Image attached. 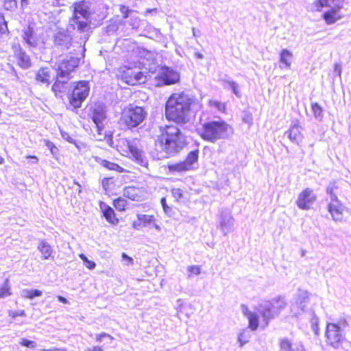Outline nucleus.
Returning a JSON list of instances; mask_svg holds the SVG:
<instances>
[{"mask_svg":"<svg viewBox=\"0 0 351 351\" xmlns=\"http://www.w3.org/2000/svg\"><path fill=\"white\" fill-rule=\"evenodd\" d=\"M195 99L184 91L171 93L165 103V118L177 125H183L191 121Z\"/></svg>","mask_w":351,"mask_h":351,"instance_id":"f257e3e1","label":"nucleus"},{"mask_svg":"<svg viewBox=\"0 0 351 351\" xmlns=\"http://www.w3.org/2000/svg\"><path fill=\"white\" fill-rule=\"evenodd\" d=\"M195 130L202 140L210 143L226 139L233 133L232 127L226 121L205 120L202 117H199Z\"/></svg>","mask_w":351,"mask_h":351,"instance_id":"f03ea898","label":"nucleus"},{"mask_svg":"<svg viewBox=\"0 0 351 351\" xmlns=\"http://www.w3.org/2000/svg\"><path fill=\"white\" fill-rule=\"evenodd\" d=\"M158 143L167 154L176 153L186 145L185 136L177 125H166L160 128Z\"/></svg>","mask_w":351,"mask_h":351,"instance_id":"7ed1b4c3","label":"nucleus"},{"mask_svg":"<svg viewBox=\"0 0 351 351\" xmlns=\"http://www.w3.org/2000/svg\"><path fill=\"white\" fill-rule=\"evenodd\" d=\"M146 116L144 108L129 104L121 110L119 123L126 130H132L141 124Z\"/></svg>","mask_w":351,"mask_h":351,"instance_id":"20e7f679","label":"nucleus"},{"mask_svg":"<svg viewBox=\"0 0 351 351\" xmlns=\"http://www.w3.org/2000/svg\"><path fill=\"white\" fill-rule=\"evenodd\" d=\"M90 90V88L88 81L80 80L75 82L73 88L69 90L66 95L69 108L72 110L80 108L88 98Z\"/></svg>","mask_w":351,"mask_h":351,"instance_id":"39448f33","label":"nucleus"},{"mask_svg":"<svg viewBox=\"0 0 351 351\" xmlns=\"http://www.w3.org/2000/svg\"><path fill=\"white\" fill-rule=\"evenodd\" d=\"M339 186L335 182L330 183L326 188V193L330 196V201L327 205L328 212L335 221H341L345 218L346 207L338 199Z\"/></svg>","mask_w":351,"mask_h":351,"instance_id":"423d86ee","label":"nucleus"},{"mask_svg":"<svg viewBox=\"0 0 351 351\" xmlns=\"http://www.w3.org/2000/svg\"><path fill=\"white\" fill-rule=\"evenodd\" d=\"M348 323L345 319L339 320L337 323H328L325 335L326 342L334 348H338L346 340V329Z\"/></svg>","mask_w":351,"mask_h":351,"instance_id":"0eeeda50","label":"nucleus"},{"mask_svg":"<svg viewBox=\"0 0 351 351\" xmlns=\"http://www.w3.org/2000/svg\"><path fill=\"white\" fill-rule=\"evenodd\" d=\"M286 305L287 302L284 297H278L259 305L258 312L261 315L265 326L268 325L269 320L277 316Z\"/></svg>","mask_w":351,"mask_h":351,"instance_id":"6e6552de","label":"nucleus"},{"mask_svg":"<svg viewBox=\"0 0 351 351\" xmlns=\"http://www.w3.org/2000/svg\"><path fill=\"white\" fill-rule=\"evenodd\" d=\"M117 78L128 85L136 86L145 82V75L136 66H123L119 69Z\"/></svg>","mask_w":351,"mask_h":351,"instance_id":"1a4fd4ad","label":"nucleus"},{"mask_svg":"<svg viewBox=\"0 0 351 351\" xmlns=\"http://www.w3.org/2000/svg\"><path fill=\"white\" fill-rule=\"evenodd\" d=\"M199 154V149H196L189 152L183 160L168 164L169 171L171 173H182L194 169L195 164L198 162Z\"/></svg>","mask_w":351,"mask_h":351,"instance_id":"9d476101","label":"nucleus"},{"mask_svg":"<svg viewBox=\"0 0 351 351\" xmlns=\"http://www.w3.org/2000/svg\"><path fill=\"white\" fill-rule=\"evenodd\" d=\"M90 118L96 125L97 134L101 136L99 140L105 139L107 136H110L106 128L107 115L103 106L99 104L95 105L90 109Z\"/></svg>","mask_w":351,"mask_h":351,"instance_id":"9b49d317","label":"nucleus"},{"mask_svg":"<svg viewBox=\"0 0 351 351\" xmlns=\"http://www.w3.org/2000/svg\"><path fill=\"white\" fill-rule=\"evenodd\" d=\"M80 64V58L76 56H69L63 59L58 65L56 71L58 77L71 78V73L73 72Z\"/></svg>","mask_w":351,"mask_h":351,"instance_id":"f8f14e48","label":"nucleus"},{"mask_svg":"<svg viewBox=\"0 0 351 351\" xmlns=\"http://www.w3.org/2000/svg\"><path fill=\"white\" fill-rule=\"evenodd\" d=\"M317 199L313 189L306 188L298 195L296 200L298 207L302 210H309Z\"/></svg>","mask_w":351,"mask_h":351,"instance_id":"ddd939ff","label":"nucleus"},{"mask_svg":"<svg viewBox=\"0 0 351 351\" xmlns=\"http://www.w3.org/2000/svg\"><path fill=\"white\" fill-rule=\"evenodd\" d=\"M147 191L143 187L126 186L123 189V196L134 202H141L145 199Z\"/></svg>","mask_w":351,"mask_h":351,"instance_id":"4468645a","label":"nucleus"},{"mask_svg":"<svg viewBox=\"0 0 351 351\" xmlns=\"http://www.w3.org/2000/svg\"><path fill=\"white\" fill-rule=\"evenodd\" d=\"M156 78L162 84L171 85L179 82L180 75L177 71L168 67H164L159 72Z\"/></svg>","mask_w":351,"mask_h":351,"instance_id":"2eb2a0df","label":"nucleus"},{"mask_svg":"<svg viewBox=\"0 0 351 351\" xmlns=\"http://www.w3.org/2000/svg\"><path fill=\"white\" fill-rule=\"evenodd\" d=\"M90 10L88 2L81 0L73 3L72 19H77V16H82L84 19L88 20L90 18Z\"/></svg>","mask_w":351,"mask_h":351,"instance_id":"dca6fc26","label":"nucleus"},{"mask_svg":"<svg viewBox=\"0 0 351 351\" xmlns=\"http://www.w3.org/2000/svg\"><path fill=\"white\" fill-rule=\"evenodd\" d=\"M54 77L51 69L48 66L40 67L35 73V81L39 84L49 86Z\"/></svg>","mask_w":351,"mask_h":351,"instance_id":"f3484780","label":"nucleus"},{"mask_svg":"<svg viewBox=\"0 0 351 351\" xmlns=\"http://www.w3.org/2000/svg\"><path fill=\"white\" fill-rule=\"evenodd\" d=\"M341 8V5H337L323 13L322 19L324 20L326 24H334L343 18V14L340 13Z\"/></svg>","mask_w":351,"mask_h":351,"instance_id":"a211bd4d","label":"nucleus"},{"mask_svg":"<svg viewBox=\"0 0 351 351\" xmlns=\"http://www.w3.org/2000/svg\"><path fill=\"white\" fill-rule=\"evenodd\" d=\"M17 65L23 69H27L32 66L29 56L19 46L14 53Z\"/></svg>","mask_w":351,"mask_h":351,"instance_id":"6ab92c4d","label":"nucleus"},{"mask_svg":"<svg viewBox=\"0 0 351 351\" xmlns=\"http://www.w3.org/2000/svg\"><path fill=\"white\" fill-rule=\"evenodd\" d=\"M156 219L154 215L137 214L136 219L132 222V227L140 230L151 224H154Z\"/></svg>","mask_w":351,"mask_h":351,"instance_id":"aec40b11","label":"nucleus"},{"mask_svg":"<svg viewBox=\"0 0 351 351\" xmlns=\"http://www.w3.org/2000/svg\"><path fill=\"white\" fill-rule=\"evenodd\" d=\"M99 207L103 217L109 223L116 226L119 223V219L117 217L114 210L110 206L101 202L99 203Z\"/></svg>","mask_w":351,"mask_h":351,"instance_id":"412c9836","label":"nucleus"},{"mask_svg":"<svg viewBox=\"0 0 351 351\" xmlns=\"http://www.w3.org/2000/svg\"><path fill=\"white\" fill-rule=\"evenodd\" d=\"M128 149V156H126V157L134 160L137 163L143 166H147V162L144 161L142 152L138 149L134 141L130 140Z\"/></svg>","mask_w":351,"mask_h":351,"instance_id":"4be33fe9","label":"nucleus"},{"mask_svg":"<svg viewBox=\"0 0 351 351\" xmlns=\"http://www.w3.org/2000/svg\"><path fill=\"white\" fill-rule=\"evenodd\" d=\"M70 25L72 26L73 29H77L80 33H82L88 31L90 29L91 21L81 20L80 17L77 16V19H72V16L70 18Z\"/></svg>","mask_w":351,"mask_h":351,"instance_id":"5701e85b","label":"nucleus"},{"mask_svg":"<svg viewBox=\"0 0 351 351\" xmlns=\"http://www.w3.org/2000/svg\"><path fill=\"white\" fill-rule=\"evenodd\" d=\"M280 351H304V346L302 343H292L287 338L280 339Z\"/></svg>","mask_w":351,"mask_h":351,"instance_id":"b1692460","label":"nucleus"},{"mask_svg":"<svg viewBox=\"0 0 351 351\" xmlns=\"http://www.w3.org/2000/svg\"><path fill=\"white\" fill-rule=\"evenodd\" d=\"M38 250L42 254V258L43 260H53L54 259V252L53 247L46 241L42 240L39 242L38 245Z\"/></svg>","mask_w":351,"mask_h":351,"instance_id":"393cba45","label":"nucleus"},{"mask_svg":"<svg viewBox=\"0 0 351 351\" xmlns=\"http://www.w3.org/2000/svg\"><path fill=\"white\" fill-rule=\"evenodd\" d=\"M55 43L69 49L72 45V37L65 32H58L54 37Z\"/></svg>","mask_w":351,"mask_h":351,"instance_id":"a878e982","label":"nucleus"},{"mask_svg":"<svg viewBox=\"0 0 351 351\" xmlns=\"http://www.w3.org/2000/svg\"><path fill=\"white\" fill-rule=\"evenodd\" d=\"M311 295L306 291L298 290L295 298V304L302 311H304L306 304L311 300Z\"/></svg>","mask_w":351,"mask_h":351,"instance_id":"bb28decb","label":"nucleus"},{"mask_svg":"<svg viewBox=\"0 0 351 351\" xmlns=\"http://www.w3.org/2000/svg\"><path fill=\"white\" fill-rule=\"evenodd\" d=\"M96 162H97L100 165H101L103 167L106 168V169L109 171H117L118 173H124L126 172L124 168L121 167L117 163L110 162L109 160H105V159H101L99 158H95Z\"/></svg>","mask_w":351,"mask_h":351,"instance_id":"cd10ccee","label":"nucleus"},{"mask_svg":"<svg viewBox=\"0 0 351 351\" xmlns=\"http://www.w3.org/2000/svg\"><path fill=\"white\" fill-rule=\"evenodd\" d=\"M101 185L103 189L108 195L114 194V191L117 189L116 181L113 177H106L101 180Z\"/></svg>","mask_w":351,"mask_h":351,"instance_id":"c85d7f7f","label":"nucleus"},{"mask_svg":"<svg viewBox=\"0 0 351 351\" xmlns=\"http://www.w3.org/2000/svg\"><path fill=\"white\" fill-rule=\"evenodd\" d=\"M60 78L62 77H58V73H56V76L54 78V82L51 86V90L56 95L63 93L66 88L67 82L61 80Z\"/></svg>","mask_w":351,"mask_h":351,"instance_id":"c756f323","label":"nucleus"},{"mask_svg":"<svg viewBox=\"0 0 351 351\" xmlns=\"http://www.w3.org/2000/svg\"><path fill=\"white\" fill-rule=\"evenodd\" d=\"M130 140L127 138H119L117 141V149L123 156H128V147Z\"/></svg>","mask_w":351,"mask_h":351,"instance_id":"7c9ffc66","label":"nucleus"},{"mask_svg":"<svg viewBox=\"0 0 351 351\" xmlns=\"http://www.w3.org/2000/svg\"><path fill=\"white\" fill-rule=\"evenodd\" d=\"M112 205L117 211L124 212L128 208V201L123 197H118L112 200Z\"/></svg>","mask_w":351,"mask_h":351,"instance_id":"2f4dec72","label":"nucleus"},{"mask_svg":"<svg viewBox=\"0 0 351 351\" xmlns=\"http://www.w3.org/2000/svg\"><path fill=\"white\" fill-rule=\"evenodd\" d=\"M292 53L287 49L281 51L280 54V62L284 64L287 67H290L291 64Z\"/></svg>","mask_w":351,"mask_h":351,"instance_id":"473e14b6","label":"nucleus"},{"mask_svg":"<svg viewBox=\"0 0 351 351\" xmlns=\"http://www.w3.org/2000/svg\"><path fill=\"white\" fill-rule=\"evenodd\" d=\"M300 127L298 125H293L289 130V138L292 141H298L302 138Z\"/></svg>","mask_w":351,"mask_h":351,"instance_id":"72a5a7b5","label":"nucleus"},{"mask_svg":"<svg viewBox=\"0 0 351 351\" xmlns=\"http://www.w3.org/2000/svg\"><path fill=\"white\" fill-rule=\"evenodd\" d=\"M247 318L249 322V328L252 330H256L258 328L259 324V319L257 314L252 313V314H250Z\"/></svg>","mask_w":351,"mask_h":351,"instance_id":"f704fd0d","label":"nucleus"},{"mask_svg":"<svg viewBox=\"0 0 351 351\" xmlns=\"http://www.w3.org/2000/svg\"><path fill=\"white\" fill-rule=\"evenodd\" d=\"M23 38L28 45H35L36 40L34 38V31L32 28L28 27L26 30H25Z\"/></svg>","mask_w":351,"mask_h":351,"instance_id":"c9c22d12","label":"nucleus"},{"mask_svg":"<svg viewBox=\"0 0 351 351\" xmlns=\"http://www.w3.org/2000/svg\"><path fill=\"white\" fill-rule=\"evenodd\" d=\"M17 0H2V6L4 10L13 12L17 8Z\"/></svg>","mask_w":351,"mask_h":351,"instance_id":"e433bc0d","label":"nucleus"},{"mask_svg":"<svg viewBox=\"0 0 351 351\" xmlns=\"http://www.w3.org/2000/svg\"><path fill=\"white\" fill-rule=\"evenodd\" d=\"M336 0H315L314 1L315 11L320 12L324 7L329 5V2H334Z\"/></svg>","mask_w":351,"mask_h":351,"instance_id":"4c0bfd02","label":"nucleus"},{"mask_svg":"<svg viewBox=\"0 0 351 351\" xmlns=\"http://www.w3.org/2000/svg\"><path fill=\"white\" fill-rule=\"evenodd\" d=\"M41 295H42V291H40V290H38V289H34V290L33 289L32 290L24 289L22 293V295L23 297H25V298H27L29 299H33L36 297L40 296Z\"/></svg>","mask_w":351,"mask_h":351,"instance_id":"58836bf2","label":"nucleus"},{"mask_svg":"<svg viewBox=\"0 0 351 351\" xmlns=\"http://www.w3.org/2000/svg\"><path fill=\"white\" fill-rule=\"evenodd\" d=\"M209 105L221 112H226V105L225 103L221 102L217 100H212L209 101Z\"/></svg>","mask_w":351,"mask_h":351,"instance_id":"ea45409f","label":"nucleus"},{"mask_svg":"<svg viewBox=\"0 0 351 351\" xmlns=\"http://www.w3.org/2000/svg\"><path fill=\"white\" fill-rule=\"evenodd\" d=\"M171 193L177 202H180L184 197L183 191L180 188H172Z\"/></svg>","mask_w":351,"mask_h":351,"instance_id":"a19ab883","label":"nucleus"},{"mask_svg":"<svg viewBox=\"0 0 351 351\" xmlns=\"http://www.w3.org/2000/svg\"><path fill=\"white\" fill-rule=\"evenodd\" d=\"M201 267L199 265H191L187 269L189 276L193 277L197 276L201 273Z\"/></svg>","mask_w":351,"mask_h":351,"instance_id":"79ce46f5","label":"nucleus"},{"mask_svg":"<svg viewBox=\"0 0 351 351\" xmlns=\"http://www.w3.org/2000/svg\"><path fill=\"white\" fill-rule=\"evenodd\" d=\"M80 258L83 261L84 264L88 269H93L95 267L96 264L95 263V262L88 260V258L84 254H80Z\"/></svg>","mask_w":351,"mask_h":351,"instance_id":"37998d69","label":"nucleus"},{"mask_svg":"<svg viewBox=\"0 0 351 351\" xmlns=\"http://www.w3.org/2000/svg\"><path fill=\"white\" fill-rule=\"evenodd\" d=\"M45 145L49 149L51 154L53 156H57L59 154V149L58 148L52 143L51 141L49 140L45 141Z\"/></svg>","mask_w":351,"mask_h":351,"instance_id":"c03bdc74","label":"nucleus"},{"mask_svg":"<svg viewBox=\"0 0 351 351\" xmlns=\"http://www.w3.org/2000/svg\"><path fill=\"white\" fill-rule=\"evenodd\" d=\"M8 33V23L3 16H0V34Z\"/></svg>","mask_w":351,"mask_h":351,"instance_id":"a18cd8bd","label":"nucleus"},{"mask_svg":"<svg viewBox=\"0 0 351 351\" xmlns=\"http://www.w3.org/2000/svg\"><path fill=\"white\" fill-rule=\"evenodd\" d=\"M20 344L22 346L29 348H35L37 346L36 342L32 341V340L25 339V338L21 339Z\"/></svg>","mask_w":351,"mask_h":351,"instance_id":"49530a36","label":"nucleus"},{"mask_svg":"<svg viewBox=\"0 0 351 351\" xmlns=\"http://www.w3.org/2000/svg\"><path fill=\"white\" fill-rule=\"evenodd\" d=\"M119 10L122 14L123 19H127L129 16V14L133 12L132 10L130 9L125 5H121L119 6Z\"/></svg>","mask_w":351,"mask_h":351,"instance_id":"de8ad7c7","label":"nucleus"},{"mask_svg":"<svg viewBox=\"0 0 351 351\" xmlns=\"http://www.w3.org/2000/svg\"><path fill=\"white\" fill-rule=\"evenodd\" d=\"M311 109L315 116H321L322 113V108L321 106L315 102L311 104Z\"/></svg>","mask_w":351,"mask_h":351,"instance_id":"09e8293b","label":"nucleus"},{"mask_svg":"<svg viewBox=\"0 0 351 351\" xmlns=\"http://www.w3.org/2000/svg\"><path fill=\"white\" fill-rule=\"evenodd\" d=\"M228 85L230 86V87L231 88V89L232 90L233 93L237 95V96H240L241 94H240V92H239V86L238 84L234 82V81H230L228 82Z\"/></svg>","mask_w":351,"mask_h":351,"instance_id":"8fccbe9b","label":"nucleus"},{"mask_svg":"<svg viewBox=\"0 0 351 351\" xmlns=\"http://www.w3.org/2000/svg\"><path fill=\"white\" fill-rule=\"evenodd\" d=\"M12 293L9 287H1L0 289V298H4L10 295Z\"/></svg>","mask_w":351,"mask_h":351,"instance_id":"3c124183","label":"nucleus"},{"mask_svg":"<svg viewBox=\"0 0 351 351\" xmlns=\"http://www.w3.org/2000/svg\"><path fill=\"white\" fill-rule=\"evenodd\" d=\"M238 341L240 343V346H243L244 344H245L248 339L245 336V332L240 333L238 336Z\"/></svg>","mask_w":351,"mask_h":351,"instance_id":"603ef678","label":"nucleus"},{"mask_svg":"<svg viewBox=\"0 0 351 351\" xmlns=\"http://www.w3.org/2000/svg\"><path fill=\"white\" fill-rule=\"evenodd\" d=\"M241 311L243 313V315L247 317L250 315V314H252L253 312L248 310L247 306L245 304H242L241 306Z\"/></svg>","mask_w":351,"mask_h":351,"instance_id":"864d4df0","label":"nucleus"},{"mask_svg":"<svg viewBox=\"0 0 351 351\" xmlns=\"http://www.w3.org/2000/svg\"><path fill=\"white\" fill-rule=\"evenodd\" d=\"M123 260L126 261L128 265H132L133 263V259L132 257L128 256L126 254L123 253L121 255Z\"/></svg>","mask_w":351,"mask_h":351,"instance_id":"5fc2aeb1","label":"nucleus"},{"mask_svg":"<svg viewBox=\"0 0 351 351\" xmlns=\"http://www.w3.org/2000/svg\"><path fill=\"white\" fill-rule=\"evenodd\" d=\"M9 315L12 316L14 318L16 317L17 316H24L25 311H14V312L10 311L9 313Z\"/></svg>","mask_w":351,"mask_h":351,"instance_id":"6e6d98bb","label":"nucleus"},{"mask_svg":"<svg viewBox=\"0 0 351 351\" xmlns=\"http://www.w3.org/2000/svg\"><path fill=\"white\" fill-rule=\"evenodd\" d=\"M252 116L250 114H247L243 117V121L249 124H252Z\"/></svg>","mask_w":351,"mask_h":351,"instance_id":"4d7b16f0","label":"nucleus"},{"mask_svg":"<svg viewBox=\"0 0 351 351\" xmlns=\"http://www.w3.org/2000/svg\"><path fill=\"white\" fill-rule=\"evenodd\" d=\"M311 325H318L319 319L318 317L313 313V317L311 318Z\"/></svg>","mask_w":351,"mask_h":351,"instance_id":"13d9d810","label":"nucleus"},{"mask_svg":"<svg viewBox=\"0 0 351 351\" xmlns=\"http://www.w3.org/2000/svg\"><path fill=\"white\" fill-rule=\"evenodd\" d=\"M162 208H163L164 212L167 214L170 215L173 212L172 208L169 206L167 204L166 205L165 207H162Z\"/></svg>","mask_w":351,"mask_h":351,"instance_id":"bf43d9fd","label":"nucleus"},{"mask_svg":"<svg viewBox=\"0 0 351 351\" xmlns=\"http://www.w3.org/2000/svg\"><path fill=\"white\" fill-rule=\"evenodd\" d=\"M105 337H110V335L106 334V333H101V334H100V335L97 336L96 340L97 341H102L103 338Z\"/></svg>","mask_w":351,"mask_h":351,"instance_id":"052dcab7","label":"nucleus"},{"mask_svg":"<svg viewBox=\"0 0 351 351\" xmlns=\"http://www.w3.org/2000/svg\"><path fill=\"white\" fill-rule=\"evenodd\" d=\"M312 330L315 333V335H319V330L318 328V325H311Z\"/></svg>","mask_w":351,"mask_h":351,"instance_id":"680f3d73","label":"nucleus"},{"mask_svg":"<svg viewBox=\"0 0 351 351\" xmlns=\"http://www.w3.org/2000/svg\"><path fill=\"white\" fill-rule=\"evenodd\" d=\"M85 351H103V350L99 346H94L87 348Z\"/></svg>","mask_w":351,"mask_h":351,"instance_id":"e2e57ef3","label":"nucleus"},{"mask_svg":"<svg viewBox=\"0 0 351 351\" xmlns=\"http://www.w3.org/2000/svg\"><path fill=\"white\" fill-rule=\"evenodd\" d=\"M58 300L60 302H62V303H64V304H67L69 303L68 300L66 298H64L63 296H61V295H58Z\"/></svg>","mask_w":351,"mask_h":351,"instance_id":"0e129e2a","label":"nucleus"},{"mask_svg":"<svg viewBox=\"0 0 351 351\" xmlns=\"http://www.w3.org/2000/svg\"><path fill=\"white\" fill-rule=\"evenodd\" d=\"M26 158L34 159L35 163H37L38 162V157L36 156L28 155V156H26Z\"/></svg>","mask_w":351,"mask_h":351,"instance_id":"69168bd1","label":"nucleus"},{"mask_svg":"<svg viewBox=\"0 0 351 351\" xmlns=\"http://www.w3.org/2000/svg\"><path fill=\"white\" fill-rule=\"evenodd\" d=\"M195 57L197 59H202L203 58V55L201 53V52L197 51L195 53Z\"/></svg>","mask_w":351,"mask_h":351,"instance_id":"338daca9","label":"nucleus"},{"mask_svg":"<svg viewBox=\"0 0 351 351\" xmlns=\"http://www.w3.org/2000/svg\"><path fill=\"white\" fill-rule=\"evenodd\" d=\"M20 3L22 7L27 5L29 3V0H20Z\"/></svg>","mask_w":351,"mask_h":351,"instance_id":"774afa93","label":"nucleus"}]
</instances>
